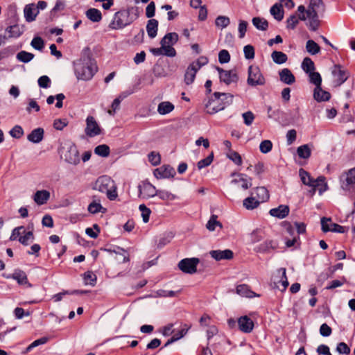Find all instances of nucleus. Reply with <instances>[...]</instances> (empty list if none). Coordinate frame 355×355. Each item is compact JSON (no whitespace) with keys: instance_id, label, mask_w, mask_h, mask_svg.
<instances>
[{"instance_id":"37","label":"nucleus","mask_w":355,"mask_h":355,"mask_svg":"<svg viewBox=\"0 0 355 355\" xmlns=\"http://www.w3.org/2000/svg\"><path fill=\"white\" fill-rule=\"evenodd\" d=\"M253 25L260 31H266L268 28V21L259 17H256L252 19Z\"/></svg>"},{"instance_id":"1","label":"nucleus","mask_w":355,"mask_h":355,"mask_svg":"<svg viewBox=\"0 0 355 355\" xmlns=\"http://www.w3.org/2000/svg\"><path fill=\"white\" fill-rule=\"evenodd\" d=\"M75 73L78 79L89 80L98 71L96 61L89 54L84 53L74 62Z\"/></svg>"},{"instance_id":"7","label":"nucleus","mask_w":355,"mask_h":355,"mask_svg":"<svg viewBox=\"0 0 355 355\" xmlns=\"http://www.w3.org/2000/svg\"><path fill=\"white\" fill-rule=\"evenodd\" d=\"M199 262L198 258H185L178 263V268L184 273L193 274L197 271V266Z\"/></svg>"},{"instance_id":"10","label":"nucleus","mask_w":355,"mask_h":355,"mask_svg":"<svg viewBox=\"0 0 355 355\" xmlns=\"http://www.w3.org/2000/svg\"><path fill=\"white\" fill-rule=\"evenodd\" d=\"M331 73L336 78V81L338 86L343 84L349 76V72L347 70L343 69L340 64H335Z\"/></svg>"},{"instance_id":"8","label":"nucleus","mask_w":355,"mask_h":355,"mask_svg":"<svg viewBox=\"0 0 355 355\" xmlns=\"http://www.w3.org/2000/svg\"><path fill=\"white\" fill-rule=\"evenodd\" d=\"M85 134L89 137H94L101 133V128L92 116H88L86 119Z\"/></svg>"},{"instance_id":"61","label":"nucleus","mask_w":355,"mask_h":355,"mask_svg":"<svg viewBox=\"0 0 355 355\" xmlns=\"http://www.w3.org/2000/svg\"><path fill=\"white\" fill-rule=\"evenodd\" d=\"M84 280L86 284L94 286L96 282V276L90 271L84 273Z\"/></svg>"},{"instance_id":"41","label":"nucleus","mask_w":355,"mask_h":355,"mask_svg":"<svg viewBox=\"0 0 355 355\" xmlns=\"http://www.w3.org/2000/svg\"><path fill=\"white\" fill-rule=\"evenodd\" d=\"M302 68L304 71V72L309 74L310 73L315 70L314 62L310 58L306 57L304 58L302 61Z\"/></svg>"},{"instance_id":"20","label":"nucleus","mask_w":355,"mask_h":355,"mask_svg":"<svg viewBox=\"0 0 355 355\" xmlns=\"http://www.w3.org/2000/svg\"><path fill=\"white\" fill-rule=\"evenodd\" d=\"M258 318L257 312H250L245 315V333H250L253 330L255 324H257Z\"/></svg>"},{"instance_id":"58","label":"nucleus","mask_w":355,"mask_h":355,"mask_svg":"<svg viewBox=\"0 0 355 355\" xmlns=\"http://www.w3.org/2000/svg\"><path fill=\"white\" fill-rule=\"evenodd\" d=\"M10 136L13 138L19 139L24 135L23 128L19 125H15L9 132Z\"/></svg>"},{"instance_id":"27","label":"nucleus","mask_w":355,"mask_h":355,"mask_svg":"<svg viewBox=\"0 0 355 355\" xmlns=\"http://www.w3.org/2000/svg\"><path fill=\"white\" fill-rule=\"evenodd\" d=\"M157 29H158V21L155 19H149L148 21V23L146 25V31H147L148 35L150 38L155 37L157 34Z\"/></svg>"},{"instance_id":"40","label":"nucleus","mask_w":355,"mask_h":355,"mask_svg":"<svg viewBox=\"0 0 355 355\" xmlns=\"http://www.w3.org/2000/svg\"><path fill=\"white\" fill-rule=\"evenodd\" d=\"M35 55L32 53H29L25 51H21L19 52L16 58L17 59L24 63H28L34 58Z\"/></svg>"},{"instance_id":"9","label":"nucleus","mask_w":355,"mask_h":355,"mask_svg":"<svg viewBox=\"0 0 355 355\" xmlns=\"http://www.w3.org/2000/svg\"><path fill=\"white\" fill-rule=\"evenodd\" d=\"M215 69L219 73L220 80L225 83L226 85L234 83L238 79L237 75L234 70H224L219 67H216Z\"/></svg>"},{"instance_id":"25","label":"nucleus","mask_w":355,"mask_h":355,"mask_svg":"<svg viewBox=\"0 0 355 355\" xmlns=\"http://www.w3.org/2000/svg\"><path fill=\"white\" fill-rule=\"evenodd\" d=\"M24 12L25 19L28 22L34 21L38 14V10H37L33 4L26 6Z\"/></svg>"},{"instance_id":"39","label":"nucleus","mask_w":355,"mask_h":355,"mask_svg":"<svg viewBox=\"0 0 355 355\" xmlns=\"http://www.w3.org/2000/svg\"><path fill=\"white\" fill-rule=\"evenodd\" d=\"M306 49L311 55L318 54L320 51V46L312 40H309L306 42Z\"/></svg>"},{"instance_id":"50","label":"nucleus","mask_w":355,"mask_h":355,"mask_svg":"<svg viewBox=\"0 0 355 355\" xmlns=\"http://www.w3.org/2000/svg\"><path fill=\"white\" fill-rule=\"evenodd\" d=\"M118 251L114 250V252L118 256L116 259L119 262L125 263L130 261L129 254L126 250L123 248H118Z\"/></svg>"},{"instance_id":"13","label":"nucleus","mask_w":355,"mask_h":355,"mask_svg":"<svg viewBox=\"0 0 355 355\" xmlns=\"http://www.w3.org/2000/svg\"><path fill=\"white\" fill-rule=\"evenodd\" d=\"M250 196L255 198L259 205L267 201L270 196L268 191L264 187H257L251 191Z\"/></svg>"},{"instance_id":"44","label":"nucleus","mask_w":355,"mask_h":355,"mask_svg":"<svg viewBox=\"0 0 355 355\" xmlns=\"http://www.w3.org/2000/svg\"><path fill=\"white\" fill-rule=\"evenodd\" d=\"M309 81L315 85V88L320 89L322 84V78L318 72L312 71L309 74Z\"/></svg>"},{"instance_id":"14","label":"nucleus","mask_w":355,"mask_h":355,"mask_svg":"<svg viewBox=\"0 0 355 355\" xmlns=\"http://www.w3.org/2000/svg\"><path fill=\"white\" fill-rule=\"evenodd\" d=\"M209 254L211 258L214 259L216 261H218L222 260H230L233 258L234 256L233 252L229 249H226L224 250H211L209 252Z\"/></svg>"},{"instance_id":"5","label":"nucleus","mask_w":355,"mask_h":355,"mask_svg":"<svg viewBox=\"0 0 355 355\" xmlns=\"http://www.w3.org/2000/svg\"><path fill=\"white\" fill-rule=\"evenodd\" d=\"M133 21L134 19L132 17H130L128 8L127 10H121L114 14V19L110 24V27L113 29H121Z\"/></svg>"},{"instance_id":"45","label":"nucleus","mask_w":355,"mask_h":355,"mask_svg":"<svg viewBox=\"0 0 355 355\" xmlns=\"http://www.w3.org/2000/svg\"><path fill=\"white\" fill-rule=\"evenodd\" d=\"M321 9L322 12L325 10V5L322 0H310V3L307 10H318Z\"/></svg>"},{"instance_id":"47","label":"nucleus","mask_w":355,"mask_h":355,"mask_svg":"<svg viewBox=\"0 0 355 355\" xmlns=\"http://www.w3.org/2000/svg\"><path fill=\"white\" fill-rule=\"evenodd\" d=\"M263 164L261 162H257L254 165L250 164L247 167V171L252 175H259L263 172Z\"/></svg>"},{"instance_id":"26","label":"nucleus","mask_w":355,"mask_h":355,"mask_svg":"<svg viewBox=\"0 0 355 355\" xmlns=\"http://www.w3.org/2000/svg\"><path fill=\"white\" fill-rule=\"evenodd\" d=\"M228 326L232 329H239L244 332V316H241L237 320L230 318L227 320Z\"/></svg>"},{"instance_id":"63","label":"nucleus","mask_w":355,"mask_h":355,"mask_svg":"<svg viewBox=\"0 0 355 355\" xmlns=\"http://www.w3.org/2000/svg\"><path fill=\"white\" fill-rule=\"evenodd\" d=\"M336 351L340 354L348 355L349 354L351 349L345 343L341 342L337 345Z\"/></svg>"},{"instance_id":"32","label":"nucleus","mask_w":355,"mask_h":355,"mask_svg":"<svg viewBox=\"0 0 355 355\" xmlns=\"http://www.w3.org/2000/svg\"><path fill=\"white\" fill-rule=\"evenodd\" d=\"M86 17L92 22H99L102 19L101 12L96 8H89L85 12Z\"/></svg>"},{"instance_id":"3","label":"nucleus","mask_w":355,"mask_h":355,"mask_svg":"<svg viewBox=\"0 0 355 355\" xmlns=\"http://www.w3.org/2000/svg\"><path fill=\"white\" fill-rule=\"evenodd\" d=\"M227 98L225 93L215 92L214 96L209 98L205 103V107L208 114H214L226 107V103L224 101Z\"/></svg>"},{"instance_id":"36","label":"nucleus","mask_w":355,"mask_h":355,"mask_svg":"<svg viewBox=\"0 0 355 355\" xmlns=\"http://www.w3.org/2000/svg\"><path fill=\"white\" fill-rule=\"evenodd\" d=\"M272 61L278 64L285 63L288 60V56L286 53L282 51H274L271 54Z\"/></svg>"},{"instance_id":"24","label":"nucleus","mask_w":355,"mask_h":355,"mask_svg":"<svg viewBox=\"0 0 355 355\" xmlns=\"http://www.w3.org/2000/svg\"><path fill=\"white\" fill-rule=\"evenodd\" d=\"M178 40V35L176 33H169L165 35L160 42L161 45H164L166 49L167 46H172Z\"/></svg>"},{"instance_id":"33","label":"nucleus","mask_w":355,"mask_h":355,"mask_svg":"<svg viewBox=\"0 0 355 355\" xmlns=\"http://www.w3.org/2000/svg\"><path fill=\"white\" fill-rule=\"evenodd\" d=\"M233 179L231 181L232 189L235 190L237 188L244 189V178L241 173H233Z\"/></svg>"},{"instance_id":"64","label":"nucleus","mask_w":355,"mask_h":355,"mask_svg":"<svg viewBox=\"0 0 355 355\" xmlns=\"http://www.w3.org/2000/svg\"><path fill=\"white\" fill-rule=\"evenodd\" d=\"M215 24L218 27L225 28L230 24V19L225 16H218L216 19Z\"/></svg>"},{"instance_id":"59","label":"nucleus","mask_w":355,"mask_h":355,"mask_svg":"<svg viewBox=\"0 0 355 355\" xmlns=\"http://www.w3.org/2000/svg\"><path fill=\"white\" fill-rule=\"evenodd\" d=\"M272 148V143L270 140H263L261 142L259 146L260 151L262 153H269Z\"/></svg>"},{"instance_id":"57","label":"nucleus","mask_w":355,"mask_h":355,"mask_svg":"<svg viewBox=\"0 0 355 355\" xmlns=\"http://www.w3.org/2000/svg\"><path fill=\"white\" fill-rule=\"evenodd\" d=\"M139 209L141 212V216L144 223H148L150 218L151 211L144 204H141L139 207Z\"/></svg>"},{"instance_id":"17","label":"nucleus","mask_w":355,"mask_h":355,"mask_svg":"<svg viewBox=\"0 0 355 355\" xmlns=\"http://www.w3.org/2000/svg\"><path fill=\"white\" fill-rule=\"evenodd\" d=\"M299 175L304 184L312 187V193L314 194L318 185L315 184H314V182H315L314 181V179L311 177L310 174L303 168L300 169Z\"/></svg>"},{"instance_id":"43","label":"nucleus","mask_w":355,"mask_h":355,"mask_svg":"<svg viewBox=\"0 0 355 355\" xmlns=\"http://www.w3.org/2000/svg\"><path fill=\"white\" fill-rule=\"evenodd\" d=\"M23 236H20L18 239V241L24 245H29L34 240V235L32 231L26 232L25 230V233H23Z\"/></svg>"},{"instance_id":"22","label":"nucleus","mask_w":355,"mask_h":355,"mask_svg":"<svg viewBox=\"0 0 355 355\" xmlns=\"http://www.w3.org/2000/svg\"><path fill=\"white\" fill-rule=\"evenodd\" d=\"M44 131L42 128H37L31 132L27 136V139L34 144L40 143L44 138Z\"/></svg>"},{"instance_id":"16","label":"nucleus","mask_w":355,"mask_h":355,"mask_svg":"<svg viewBox=\"0 0 355 355\" xmlns=\"http://www.w3.org/2000/svg\"><path fill=\"white\" fill-rule=\"evenodd\" d=\"M306 18H309V29L313 31L318 30L320 26V20L318 19V10H306Z\"/></svg>"},{"instance_id":"42","label":"nucleus","mask_w":355,"mask_h":355,"mask_svg":"<svg viewBox=\"0 0 355 355\" xmlns=\"http://www.w3.org/2000/svg\"><path fill=\"white\" fill-rule=\"evenodd\" d=\"M297 155L302 159H308L310 157L311 151L307 144L302 145L297 149Z\"/></svg>"},{"instance_id":"29","label":"nucleus","mask_w":355,"mask_h":355,"mask_svg":"<svg viewBox=\"0 0 355 355\" xmlns=\"http://www.w3.org/2000/svg\"><path fill=\"white\" fill-rule=\"evenodd\" d=\"M196 67H193L191 64L187 67L184 74V82L187 85H190L193 83L196 73L198 71Z\"/></svg>"},{"instance_id":"49","label":"nucleus","mask_w":355,"mask_h":355,"mask_svg":"<svg viewBox=\"0 0 355 355\" xmlns=\"http://www.w3.org/2000/svg\"><path fill=\"white\" fill-rule=\"evenodd\" d=\"M94 153L99 156L106 157L110 155V150L108 146L102 144L95 148Z\"/></svg>"},{"instance_id":"56","label":"nucleus","mask_w":355,"mask_h":355,"mask_svg":"<svg viewBox=\"0 0 355 355\" xmlns=\"http://www.w3.org/2000/svg\"><path fill=\"white\" fill-rule=\"evenodd\" d=\"M314 181H317L314 182V184H318L317 188L321 187L319 188V193L320 194L327 189L328 186L325 182V178L324 176H319L317 179H314Z\"/></svg>"},{"instance_id":"51","label":"nucleus","mask_w":355,"mask_h":355,"mask_svg":"<svg viewBox=\"0 0 355 355\" xmlns=\"http://www.w3.org/2000/svg\"><path fill=\"white\" fill-rule=\"evenodd\" d=\"M31 46L40 51H42L44 47V42L41 37H34L31 42Z\"/></svg>"},{"instance_id":"38","label":"nucleus","mask_w":355,"mask_h":355,"mask_svg":"<svg viewBox=\"0 0 355 355\" xmlns=\"http://www.w3.org/2000/svg\"><path fill=\"white\" fill-rule=\"evenodd\" d=\"M87 210L92 214H97L98 212L105 213L106 209L103 207L100 202H97L96 200H93L88 206Z\"/></svg>"},{"instance_id":"2","label":"nucleus","mask_w":355,"mask_h":355,"mask_svg":"<svg viewBox=\"0 0 355 355\" xmlns=\"http://www.w3.org/2000/svg\"><path fill=\"white\" fill-rule=\"evenodd\" d=\"M114 188L113 180L107 175L99 177L94 183L93 189L102 193H106L107 198L113 200L117 197L115 190L112 191Z\"/></svg>"},{"instance_id":"55","label":"nucleus","mask_w":355,"mask_h":355,"mask_svg":"<svg viewBox=\"0 0 355 355\" xmlns=\"http://www.w3.org/2000/svg\"><path fill=\"white\" fill-rule=\"evenodd\" d=\"M227 157L238 165H241L242 164V158L241 155L235 151L230 150V152H227Z\"/></svg>"},{"instance_id":"31","label":"nucleus","mask_w":355,"mask_h":355,"mask_svg":"<svg viewBox=\"0 0 355 355\" xmlns=\"http://www.w3.org/2000/svg\"><path fill=\"white\" fill-rule=\"evenodd\" d=\"M6 32L8 33V37H19L24 33V29L22 27H20L19 25H12L9 26L6 28Z\"/></svg>"},{"instance_id":"12","label":"nucleus","mask_w":355,"mask_h":355,"mask_svg":"<svg viewBox=\"0 0 355 355\" xmlns=\"http://www.w3.org/2000/svg\"><path fill=\"white\" fill-rule=\"evenodd\" d=\"M154 175L157 179L173 178L175 175V171L173 167L169 165H164L154 170Z\"/></svg>"},{"instance_id":"46","label":"nucleus","mask_w":355,"mask_h":355,"mask_svg":"<svg viewBox=\"0 0 355 355\" xmlns=\"http://www.w3.org/2000/svg\"><path fill=\"white\" fill-rule=\"evenodd\" d=\"M218 216L215 214H213L211 216L209 220H208L206 227L209 231H214L216 229V226L220 227V228L223 227L222 224L217 220Z\"/></svg>"},{"instance_id":"18","label":"nucleus","mask_w":355,"mask_h":355,"mask_svg":"<svg viewBox=\"0 0 355 355\" xmlns=\"http://www.w3.org/2000/svg\"><path fill=\"white\" fill-rule=\"evenodd\" d=\"M290 209L288 205H281L276 208H272L269 211V214L273 216L282 219L289 214Z\"/></svg>"},{"instance_id":"60","label":"nucleus","mask_w":355,"mask_h":355,"mask_svg":"<svg viewBox=\"0 0 355 355\" xmlns=\"http://www.w3.org/2000/svg\"><path fill=\"white\" fill-rule=\"evenodd\" d=\"M148 161L153 165L157 166L160 164L161 157L157 153L152 151L148 155Z\"/></svg>"},{"instance_id":"54","label":"nucleus","mask_w":355,"mask_h":355,"mask_svg":"<svg viewBox=\"0 0 355 355\" xmlns=\"http://www.w3.org/2000/svg\"><path fill=\"white\" fill-rule=\"evenodd\" d=\"M259 206V202L255 198L250 196L245 198V209L252 210Z\"/></svg>"},{"instance_id":"19","label":"nucleus","mask_w":355,"mask_h":355,"mask_svg":"<svg viewBox=\"0 0 355 355\" xmlns=\"http://www.w3.org/2000/svg\"><path fill=\"white\" fill-rule=\"evenodd\" d=\"M355 184V167L348 170L345 173V180H343L342 188L344 190L349 189L351 185Z\"/></svg>"},{"instance_id":"52","label":"nucleus","mask_w":355,"mask_h":355,"mask_svg":"<svg viewBox=\"0 0 355 355\" xmlns=\"http://www.w3.org/2000/svg\"><path fill=\"white\" fill-rule=\"evenodd\" d=\"M157 196L163 200H173L177 196L166 190H157Z\"/></svg>"},{"instance_id":"28","label":"nucleus","mask_w":355,"mask_h":355,"mask_svg":"<svg viewBox=\"0 0 355 355\" xmlns=\"http://www.w3.org/2000/svg\"><path fill=\"white\" fill-rule=\"evenodd\" d=\"M313 97L318 102L327 101L330 99L331 94L329 92L322 90L320 87V89H314Z\"/></svg>"},{"instance_id":"6","label":"nucleus","mask_w":355,"mask_h":355,"mask_svg":"<svg viewBox=\"0 0 355 355\" xmlns=\"http://www.w3.org/2000/svg\"><path fill=\"white\" fill-rule=\"evenodd\" d=\"M247 82L249 85L252 87L265 84V78L257 67H249Z\"/></svg>"},{"instance_id":"53","label":"nucleus","mask_w":355,"mask_h":355,"mask_svg":"<svg viewBox=\"0 0 355 355\" xmlns=\"http://www.w3.org/2000/svg\"><path fill=\"white\" fill-rule=\"evenodd\" d=\"M16 50L17 49L15 46H8L6 48H3L0 51V60L12 55Z\"/></svg>"},{"instance_id":"21","label":"nucleus","mask_w":355,"mask_h":355,"mask_svg":"<svg viewBox=\"0 0 355 355\" xmlns=\"http://www.w3.org/2000/svg\"><path fill=\"white\" fill-rule=\"evenodd\" d=\"M280 80L285 84L292 85L295 82V78L289 69L284 68L279 71Z\"/></svg>"},{"instance_id":"34","label":"nucleus","mask_w":355,"mask_h":355,"mask_svg":"<svg viewBox=\"0 0 355 355\" xmlns=\"http://www.w3.org/2000/svg\"><path fill=\"white\" fill-rule=\"evenodd\" d=\"M174 110V105L169 101L161 102L157 107V112L161 115H165Z\"/></svg>"},{"instance_id":"62","label":"nucleus","mask_w":355,"mask_h":355,"mask_svg":"<svg viewBox=\"0 0 355 355\" xmlns=\"http://www.w3.org/2000/svg\"><path fill=\"white\" fill-rule=\"evenodd\" d=\"M230 60V55L229 52L225 50H221L218 53V61L220 64H225L229 62Z\"/></svg>"},{"instance_id":"35","label":"nucleus","mask_w":355,"mask_h":355,"mask_svg":"<svg viewBox=\"0 0 355 355\" xmlns=\"http://www.w3.org/2000/svg\"><path fill=\"white\" fill-rule=\"evenodd\" d=\"M270 12L273 17L277 21H281L284 18V10L282 9V4H274L270 8Z\"/></svg>"},{"instance_id":"11","label":"nucleus","mask_w":355,"mask_h":355,"mask_svg":"<svg viewBox=\"0 0 355 355\" xmlns=\"http://www.w3.org/2000/svg\"><path fill=\"white\" fill-rule=\"evenodd\" d=\"M139 190L143 198H149L157 196L158 189L150 182H144L139 186Z\"/></svg>"},{"instance_id":"15","label":"nucleus","mask_w":355,"mask_h":355,"mask_svg":"<svg viewBox=\"0 0 355 355\" xmlns=\"http://www.w3.org/2000/svg\"><path fill=\"white\" fill-rule=\"evenodd\" d=\"M150 51L155 56L175 57L176 55L175 49L173 46H167L166 49L164 45H161L160 48H151Z\"/></svg>"},{"instance_id":"30","label":"nucleus","mask_w":355,"mask_h":355,"mask_svg":"<svg viewBox=\"0 0 355 355\" xmlns=\"http://www.w3.org/2000/svg\"><path fill=\"white\" fill-rule=\"evenodd\" d=\"M12 277L15 279L19 284L25 285L28 284V286H31V284L28 282V278L26 273L21 270H17L12 275Z\"/></svg>"},{"instance_id":"23","label":"nucleus","mask_w":355,"mask_h":355,"mask_svg":"<svg viewBox=\"0 0 355 355\" xmlns=\"http://www.w3.org/2000/svg\"><path fill=\"white\" fill-rule=\"evenodd\" d=\"M49 198L50 192L46 190L37 191L33 196V200L38 205L46 203Z\"/></svg>"},{"instance_id":"4","label":"nucleus","mask_w":355,"mask_h":355,"mask_svg":"<svg viewBox=\"0 0 355 355\" xmlns=\"http://www.w3.org/2000/svg\"><path fill=\"white\" fill-rule=\"evenodd\" d=\"M60 153L65 162L69 164L76 165L80 162L79 152L73 143L64 144L60 148Z\"/></svg>"},{"instance_id":"48","label":"nucleus","mask_w":355,"mask_h":355,"mask_svg":"<svg viewBox=\"0 0 355 355\" xmlns=\"http://www.w3.org/2000/svg\"><path fill=\"white\" fill-rule=\"evenodd\" d=\"M277 243L272 240H266L259 246V250L261 252H266L270 249H275Z\"/></svg>"}]
</instances>
